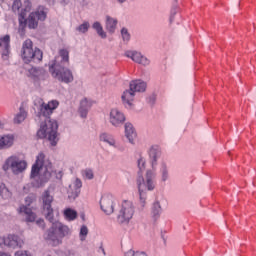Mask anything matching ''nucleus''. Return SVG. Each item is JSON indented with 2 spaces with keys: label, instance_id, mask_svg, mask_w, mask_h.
<instances>
[{
  "label": "nucleus",
  "instance_id": "nucleus-21",
  "mask_svg": "<svg viewBox=\"0 0 256 256\" xmlns=\"http://www.w3.org/2000/svg\"><path fill=\"white\" fill-rule=\"evenodd\" d=\"M121 98L124 104L126 103L131 107L133 99H135V91H133V89L131 88L129 90L124 91Z\"/></svg>",
  "mask_w": 256,
  "mask_h": 256
},
{
  "label": "nucleus",
  "instance_id": "nucleus-13",
  "mask_svg": "<svg viewBox=\"0 0 256 256\" xmlns=\"http://www.w3.org/2000/svg\"><path fill=\"white\" fill-rule=\"evenodd\" d=\"M100 207L106 215H111L115 211L113 196H103L100 200Z\"/></svg>",
  "mask_w": 256,
  "mask_h": 256
},
{
  "label": "nucleus",
  "instance_id": "nucleus-50",
  "mask_svg": "<svg viewBox=\"0 0 256 256\" xmlns=\"http://www.w3.org/2000/svg\"><path fill=\"white\" fill-rule=\"evenodd\" d=\"M3 127V123L0 122V128Z\"/></svg>",
  "mask_w": 256,
  "mask_h": 256
},
{
  "label": "nucleus",
  "instance_id": "nucleus-35",
  "mask_svg": "<svg viewBox=\"0 0 256 256\" xmlns=\"http://www.w3.org/2000/svg\"><path fill=\"white\" fill-rule=\"evenodd\" d=\"M82 175L85 179H93L95 177V174L93 173V170L91 168H86L82 171Z\"/></svg>",
  "mask_w": 256,
  "mask_h": 256
},
{
  "label": "nucleus",
  "instance_id": "nucleus-6",
  "mask_svg": "<svg viewBox=\"0 0 256 256\" xmlns=\"http://www.w3.org/2000/svg\"><path fill=\"white\" fill-rule=\"evenodd\" d=\"M59 63V60H54V62L49 66V71L54 79L60 81V83H73V72Z\"/></svg>",
  "mask_w": 256,
  "mask_h": 256
},
{
  "label": "nucleus",
  "instance_id": "nucleus-17",
  "mask_svg": "<svg viewBox=\"0 0 256 256\" xmlns=\"http://www.w3.org/2000/svg\"><path fill=\"white\" fill-rule=\"evenodd\" d=\"M130 89H132L134 93H143L147 89V83L141 80H133L130 82Z\"/></svg>",
  "mask_w": 256,
  "mask_h": 256
},
{
  "label": "nucleus",
  "instance_id": "nucleus-28",
  "mask_svg": "<svg viewBox=\"0 0 256 256\" xmlns=\"http://www.w3.org/2000/svg\"><path fill=\"white\" fill-rule=\"evenodd\" d=\"M31 1L29 0H24L23 4H22V9L21 12H19L20 17H25V15H27V13H29V11H31Z\"/></svg>",
  "mask_w": 256,
  "mask_h": 256
},
{
  "label": "nucleus",
  "instance_id": "nucleus-10",
  "mask_svg": "<svg viewBox=\"0 0 256 256\" xmlns=\"http://www.w3.org/2000/svg\"><path fill=\"white\" fill-rule=\"evenodd\" d=\"M133 215H135V206H133V202L127 200L123 201L117 216L118 223H129V221L133 219Z\"/></svg>",
  "mask_w": 256,
  "mask_h": 256
},
{
  "label": "nucleus",
  "instance_id": "nucleus-33",
  "mask_svg": "<svg viewBox=\"0 0 256 256\" xmlns=\"http://www.w3.org/2000/svg\"><path fill=\"white\" fill-rule=\"evenodd\" d=\"M27 117V112L21 110L19 114L16 115L14 122L15 123H23Z\"/></svg>",
  "mask_w": 256,
  "mask_h": 256
},
{
  "label": "nucleus",
  "instance_id": "nucleus-16",
  "mask_svg": "<svg viewBox=\"0 0 256 256\" xmlns=\"http://www.w3.org/2000/svg\"><path fill=\"white\" fill-rule=\"evenodd\" d=\"M6 243V247H11L12 249H17V247H23V245H25L22 238L15 234H9Z\"/></svg>",
  "mask_w": 256,
  "mask_h": 256
},
{
  "label": "nucleus",
  "instance_id": "nucleus-9",
  "mask_svg": "<svg viewBox=\"0 0 256 256\" xmlns=\"http://www.w3.org/2000/svg\"><path fill=\"white\" fill-rule=\"evenodd\" d=\"M53 201L54 198L53 195H51V191L45 190L40 197V203L42 204V215L50 223H53L55 220V214L52 206Z\"/></svg>",
  "mask_w": 256,
  "mask_h": 256
},
{
  "label": "nucleus",
  "instance_id": "nucleus-30",
  "mask_svg": "<svg viewBox=\"0 0 256 256\" xmlns=\"http://www.w3.org/2000/svg\"><path fill=\"white\" fill-rule=\"evenodd\" d=\"M64 217L67 221H75L77 219V211L68 208L64 211Z\"/></svg>",
  "mask_w": 256,
  "mask_h": 256
},
{
  "label": "nucleus",
  "instance_id": "nucleus-41",
  "mask_svg": "<svg viewBox=\"0 0 256 256\" xmlns=\"http://www.w3.org/2000/svg\"><path fill=\"white\" fill-rule=\"evenodd\" d=\"M138 168L140 169L141 172L145 171V159H138Z\"/></svg>",
  "mask_w": 256,
  "mask_h": 256
},
{
  "label": "nucleus",
  "instance_id": "nucleus-4",
  "mask_svg": "<svg viewBox=\"0 0 256 256\" xmlns=\"http://www.w3.org/2000/svg\"><path fill=\"white\" fill-rule=\"evenodd\" d=\"M155 173L151 170L146 172V177L139 176L137 179V186L140 197L141 207H145L147 201V191H153L155 189Z\"/></svg>",
  "mask_w": 256,
  "mask_h": 256
},
{
  "label": "nucleus",
  "instance_id": "nucleus-1",
  "mask_svg": "<svg viewBox=\"0 0 256 256\" xmlns=\"http://www.w3.org/2000/svg\"><path fill=\"white\" fill-rule=\"evenodd\" d=\"M57 107H59V102L52 100L48 103H42L38 112V118L43 122L40 124L37 137H39V139H48L53 146L57 145V141H59L57 137L59 125L57 121L51 119V115Z\"/></svg>",
  "mask_w": 256,
  "mask_h": 256
},
{
  "label": "nucleus",
  "instance_id": "nucleus-3",
  "mask_svg": "<svg viewBox=\"0 0 256 256\" xmlns=\"http://www.w3.org/2000/svg\"><path fill=\"white\" fill-rule=\"evenodd\" d=\"M47 8L40 6L36 12L30 13L27 19L24 17L19 18V34L21 37H25V27L30 29H37L39 27V21H45L47 19Z\"/></svg>",
  "mask_w": 256,
  "mask_h": 256
},
{
  "label": "nucleus",
  "instance_id": "nucleus-45",
  "mask_svg": "<svg viewBox=\"0 0 256 256\" xmlns=\"http://www.w3.org/2000/svg\"><path fill=\"white\" fill-rule=\"evenodd\" d=\"M0 256H11L10 254H7L5 252H0Z\"/></svg>",
  "mask_w": 256,
  "mask_h": 256
},
{
  "label": "nucleus",
  "instance_id": "nucleus-37",
  "mask_svg": "<svg viewBox=\"0 0 256 256\" xmlns=\"http://www.w3.org/2000/svg\"><path fill=\"white\" fill-rule=\"evenodd\" d=\"M89 234L87 226L83 225L80 229V240L85 241V236Z\"/></svg>",
  "mask_w": 256,
  "mask_h": 256
},
{
  "label": "nucleus",
  "instance_id": "nucleus-32",
  "mask_svg": "<svg viewBox=\"0 0 256 256\" xmlns=\"http://www.w3.org/2000/svg\"><path fill=\"white\" fill-rule=\"evenodd\" d=\"M21 9H23V3H21V0H14L12 11H14V13H20Z\"/></svg>",
  "mask_w": 256,
  "mask_h": 256
},
{
  "label": "nucleus",
  "instance_id": "nucleus-2",
  "mask_svg": "<svg viewBox=\"0 0 256 256\" xmlns=\"http://www.w3.org/2000/svg\"><path fill=\"white\" fill-rule=\"evenodd\" d=\"M52 226L47 230L45 234V240L48 241L50 245L53 247H57V245H61L62 240L64 237H67V235H71V229L69 226L53 220Z\"/></svg>",
  "mask_w": 256,
  "mask_h": 256
},
{
  "label": "nucleus",
  "instance_id": "nucleus-26",
  "mask_svg": "<svg viewBox=\"0 0 256 256\" xmlns=\"http://www.w3.org/2000/svg\"><path fill=\"white\" fill-rule=\"evenodd\" d=\"M152 167H155L157 165V158L161 157V150L157 147H152L149 152Z\"/></svg>",
  "mask_w": 256,
  "mask_h": 256
},
{
  "label": "nucleus",
  "instance_id": "nucleus-25",
  "mask_svg": "<svg viewBox=\"0 0 256 256\" xmlns=\"http://www.w3.org/2000/svg\"><path fill=\"white\" fill-rule=\"evenodd\" d=\"M106 29L109 33H115V29H117V19L106 16Z\"/></svg>",
  "mask_w": 256,
  "mask_h": 256
},
{
  "label": "nucleus",
  "instance_id": "nucleus-34",
  "mask_svg": "<svg viewBox=\"0 0 256 256\" xmlns=\"http://www.w3.org/2000/svg\"><path fill=\"white\" fill-rule=\"evenodd\" d=\"M89 27H91L89 22H84L76 28V31H78V33H87V31H89Z\"/></svg>",
  "mask_w": 256,
  "mask_h": 256
},
{
  "label": "nucleus",
  "instance_id": "nucleus-40",
  "mask_svg": "<svg viewBox=\"0 0 256 256\" xmlns=\"http://www.w3.org/2000/svg\"><path fill=\"white\" fill-rule=\"evenodd\" d=\"M168 177H169V174L167 172V166L165 164H162V180L167 181Z\"/></svg>",
  "mask_w": 256,
  "mask_h": 256
},
{
  "label": "nucleus",
  "instance_id": "nucleus-27",
  "mask_svg": "<svg viewBox=\"0 0 256 256\" xmlns=\"http://www.w3.org/2000/svg\"><path fill=\"white\" fill-rule=\"evenodd\" d=\"M12 193L9 191V188L5 185V183L0 182V197L2 199H11Z\"/></svg>",
  "mask_w": 256,
  "mask_h": 256
},
{
  "label": "nucleus",
  "instance_id": "nucleus-47",
  "mask_svg": "<svg viewBox=\"0 0 256 256\" xmlns=\"http://www.w3.org/2000/svg\"><path fill=\"white\" fill-rule=\"evenodd\" d=\"M100 249L102 250V253L105 255V249L103 248V246H101Z\"/></svg>",
  "mask_w": 256,
  "mask_h": 256
},
{
  "label": "nucleus",
  "instance_id": "nucleus-7",
  "mask_svg": "<svg viewBox=\"0 0 256 256\" xmlns=\"http://www.w3.org/2000/svg\"><path fill=\"white\" fill-rule=\"evenodd\" d=\"M44 161L45 154L39 153L36 158L35 164H33L32 166L31 177L32 179H35V177H39L42 183H47V181L51 179V171H49V169H47V167L43 165Z\"/></svg>",
  "mask_w": 256,
  "mask_h": 256
},
{
  "label": "nucleus",
  "instance_id": "nucleus-31",
  "mask_svg": "<svg viewBox=\"0 0 256 256\" xmlns=\"http://www.w3.org/2000/svg\"><path fill=\"white\" fill-rule=\"evenodd\" d=\"M93 29H95V31L98 33V35L102 38V39H106L107 38V33H105V31H103V26H101V23L99 22H94V24L92 25Z\"/></svg>",
  "mask_w": 256,
  "mask_h": 256
},
{
  "label": "nucleus",
  "instance_id": "nucleus-15",
  "mask_svg": "<svg viewBox=\"0 0 256 256\" xmlns=\"http://www.w3.org/2000/svg\"><path fill=\"white\" fill-rule=\"evenodd\" d=\"M29 74H30V77L34 79V81H45V79L49 77V74L43 68L32 67L29 70Z\"/></svg>",
  "mask_w": 256,
  "mask_h": 256
},
{
  "label": "nucleus",
  "instance_id": "nucleus-42",
  "mask_svg": "<svg viewBox=\"0 0 256 256\" xmlns=\"http://www.w3.org/2000/svg\"><path fill=\"white\" fill-rule=\"evenodd\" d=\"M36 225H37L38 227H41V229H45V220H43V219L37 220V221H36Z\"/></svg>",
  "mask_w": 256,
  "mask_h": 256
},
{
  "label": "nucleus",
  "instance_id": "nucleus-39",
  "mask_svg": "<svg viewBox=\"0 0 256 256\" xmlns=\"http://www.w3.org/2000/svg\"><path fill=\"white\" fill-rule=\"evenodd\" d=\"M121 35L123 41H129V39H131V35L129 34V31L126 28H122Z\"/></svg>",
  "mask_w": 256,
  "mask_h": 256
},
{
  "label": "nucleus",
  "instance_id": "nucleus-43",
  "mask_svg": "<svg viewBox=\"0 0 256 256\" xmlns=\"http://www.w3.org/2000/svg\"><path fill=\"white\" fill-rule=\"evenodd\" d=\"M3 245L7 247V237H0V247H3Z\"/></svg>",
  "mask_w": 256,
  "mask_h": 256
},
{
  "label": "nucleus",
  "instance_id": "nucleus-19",
  "mask_svg": "<svg viewBox=\"0 0 256 256\" xmlns=\"http://www.w3.org/2000/svg\"><path fill=\"white\" fill-rule=\"evenodd\" d=\"M58 55L55 61H58L60 65H67V67H69V50L60 49Z\"/></svg>",
  "mask_w": 256,
  "mask_h": 256
},
{
  "label": "nucleus",
  "instance_id": "nucleus-14",
  "mask_svg": "<svg viewBox=\"0 0 256 256\" xmlns=\"http://www.w3.org/2000/svg\"><path fill=\"white\" fill-rule=\"evenodd\" d=\"M125 55L126 57H128L129 59H132V61H135V63H138L139 65H149V59L143 56L140 52L126 51Z\"/></svg>",
  "mask_w": 256,
  "mask_h": 256
},
{
  "label": "nucleus",
  "instance_id": "nucleus-5",
  "mask_svg": "<svg viewBox=\"0 0 256 256\" xmlns=\"http://www.w3.org/2000/svg\"><path fill=\"white\" fill-rule=\"evenodd\" d=\"M21 59L24 63H41L43 61V51L39 48H33V41L27 39L23 42L20 50Z\"/></svg>",
  "mask_w": 256,
  "mask_h": 256
},
{
  "label": "nucleus",
  "instance_id": "nucleus-20",
  "mask_svg": "<svg viewBox=\"0 0 256 256\" xmlns=\"http://www.w3.org/2000/svg\"><path fill=\"white\" fill-rule=\"evenodd\" d=\"M18 213H25L26 214V221L29 223H33L35 219H37V215L31 210L30 208H27V206L22 205L18 209Z\"/></svg>",
  "mask_w": 256,
  "mask_h": 256
},
{
  "label": "nucleus",
  "instance_id": "nucleus-29",
  "mask_svg": "<svg viewBox=\"0 0 256 256\" xmlns=\"http://www.w3.org/2000/svg\"><path fill=\"white\" fill-rule=\"evenodd\" d=\"M100 141L104 143H108V145L114 146L115 145V138L111 134L102 133L100 135Z\"/></svg>",
  "mask_w": 256,
  "mask_h": 256
},
{
  "label": "nucleus",
  "instance_id": "nucleus-51",
  "mask_svg": "<svg viewBox=\"0 0 256 256\" xmlns=\"http://www.w3.org/2000/svg\"><path fill=\"white\" fill-rule=\"evenodd\" d=\"M3 1H5V0H0V3H3Z\"/></svg>",
  "mask_w": 256,
  "mask_h": 256
},
{
  "label": "nucleus",
  "instance_id": "nucleus-38",
  "mask_svg": "<svg viewBox=\"0 0 256 256\" xmlns=\"http://www.w3.org/2000/svg\"><path fill=\"white\" fill-rule=\"evenodd\" d=\"M37 200V197L35 196V194H29L26 198H25V203L27 205V207L31 206V204Z\"/></svg>",
  "mask_w": 256,
  "mask_h": 256
},
{
  "label": "nucleus",
  "instance_id": "nucleus-22",
  "mask_svg": "<svg viewBox=\"0 0 256 256\" xmlns=\"http://www.w3.org/2000/svg\"><path fill=\"white\" fill-rule=\"evenodd\" d=\"M89 109H91V102H89L87 98L82 99L80 102V108H79V113L81 117L83 118L87 117V113Z\"/></svg>",
  "mask_w": 256,
  "mask_h": 256
},
{
  "label": "nucleus",
  "instance_id": "nucleus-18",
  "mask_svg": "<svg viewBox=\"0 0 256 256\" xmlns=\"http://www.w3.org/2000/svg\"><path fill=\"white\" fill-rule=\"evenodd\" d=\"M125 137L128 139L129 143H134L135 139H137V132H135L133 124H125Z\"/></svg>",
  "mask_w": 256,
  "mask_h": 256
},
{
  "label": "nucleus",
  "instance_id": "nucleus-24",
  "mask_svg": "<svg viewBox=\"0 0 256 256\" xmlns=\"http://www.w3.org/2000/svg\"><path fill=\"white\" fill-rule=\"evenodd\" d=\"M81 187H83V183L79 178H77L74 182V192H71L68 197L70 199H77V197H79V193H81Z\"/></svg>",
  "mask_w": 256,
  "mask_h": 256
},
{
  "label": "nucleus",
  "instance_id": "nucleus-44",
  "mask_svg": "<svg viewBox=\"0 0 256 256\" xmlns=\"http://www.w3.org/2000/svg\"><path fill=\"white\" fill-rule=\"evenodd\" d=\"M177 14V8H174L171 12V17H170V21H173V17H175V15Z\"/></svg>",
  "mask_w": 256,
  "mask_h": 256
},
{
  "label": "nucleus",
  "instance_id": "nucleus-48",
  "mask_svg": "<svg viewBox=\"0 0 256 256\" xmlns=\"http://www.w3.org/2000/svg\"><path fill=\"white\" fill-rule=\"evenodd\" d=\"M118 1V3H125V1H127V0H117Z\"/></svg>",
  "mask_w": 256,
  "mask_h": 256
},
{
  "label": "nucleus",
  "instance_id": "nucleus-11",
  "mask_svg": "<svg viewBox=\"0 0 256 256\" xmlns=\"http://www.w3.org/2000/svg\"><path fill=\"white\" fill-rule=\"evenodd\" d=\"M109 122L113 127H119L125 123V114H123L119 109L113 108L109 114Z\"/></svg>",
  "mask_w": 256,
  "mask_h": 256
},
{
  "label": "nucleus",
  "instance_id": "nucleus-36",
  "mask_svg": "<svg viewBox=\"0 0 256 256\" xmlns=\"http://www.w3.org/2000/svg\"><path fill=\"white\" fill-rule=\"evenodd\" d=\"M152 213H153L154 217H157V215H159V213H161V205L159 204V202H155L153 204Z\"/></svg>",
  "mask_w": 256,
  "mask_h": 256
},
{
  "label": "nucleus",
  "instance_id": "nucleus-49",
  "mask_svg": "<svg viewBox=\"0 0 256 256\" xmlns=\"http://www.w3.org/2000/svg\"><path fill=\"white\" fill-rule=\"evenodd\" d=\"M60 179L63 177V173L59 172Z\"/></svg>",
  "mask_w": 256,
  "mask_h": 256
},
{
  "label": "nucleus",
  "instance_id": "nucleus-12",
  "mask_svg": "<svg viewBox=\"0 0 256 256\" xmlns=\"http://www.w3.org/2000/svg\"><path fill=\"white\" fill-rule=\"evenodd\" d=\"M11 36L5 35L0 38V53H2V58L7 61L11 53Z\"/></svg>",
  "mask_w": 256,
  "mask_h": 256
},
{
  "label": "nucleus",
  "instance_id": "nucleus-8",
  "mask_svg": "<svg viewBox=\"0 0 256 256\" xmlns=\"http://www.w3.org/2000/svg\"><path fill=\"white\" fill-rule=\"evenodd\" d=\"M2 169L5 173L11 169L13 175H21L27 169V161L17 155H12L5 160Z\"/></svg>",
  "mask_w": 256,
  "mask_h": 256
},
{
  "label": "nucleus",
  "instance_id": "nucleus-46",
  "mask_svg": "<svg viewBox=\"0 0 256 256\" xmlns=\"http://www.w3.org/2000/svg\"><path fill=\"white\" fill-rule=\"evenodd\" d=\"M150 105H155V99H150Z\"/></svg>",
  "mask_w": 256,
  "mask_h": 256
},
{
  "label": "nucleus",
  "instance_id": "nucleus-23",
  "mask_svg": "<svg viewBox=\"0 0 256 256\" xmlns=\"http://www.w3.org/2000/svg\"><path fill=\"white\" fill-rule=\"evenodd\" d=\"M15 138L13 135H6L0 138V149H7L13 145Z\"/></svg>",
  "mask_w": 256,
  "mask_h": 256
}]
</instances>
